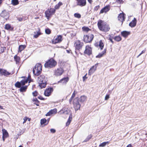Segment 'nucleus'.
<instances>
[{"mask_svg": "<svg viewBox=\"0 0 147 147\" xmlns=\"http://www.w3.org/2000/svg\"><path fill=\"white\" fill-rule=\"evenodd\" d=\"M97 25L100 30L102 32H106L110 29V27L107 23L102 20H100L98 21Z\"/></svg>", "mask_w": 147, "mask_h": 147, "instance_id": "nucleus-1", "label": "nucleus"}, {"mask_svg": "<svg viewBox=\"0 0 147 147\" xmlns=\"http://www.w3.org/2000/svg\"><path fill=\"white\" fill-rule=\"evenodd\" d=\"M37 82L39 84V86L41 88H44L47 84L46 79L44 76L41 75L38 77Z\"/></svg>", "mask_w": 147, "mask_h": 147, "instance_id": "nucleus-2", "label": "nucleus"}, {"mask_svg": "<svg viewBox=\"0 0 147 147\" xmlns=\"http://www.w3.org/2000/svg\"><path fill=\"white\" fill-rule=\"evenodd\" d=\"M84 46V43L80 40L76 41L74 44V47H75V52L77 53L78 51L80 52Z\"/></svg>", "mask_w": 147, "mask_h": 147, "instance_id": "nucleus-3", "label": "nucleus"}, {"mask_svg": "<svg viewBox=\"0 0 147 147\" xmlns=\"http://www.w3.org/2000/svg\"><path fill=\"white\" fill-rule=\"evenodd\" d=\"M42 69V66L40 63L37 64L33 68V72L35 75L38 76L41 72Z\"/></svg>", "mask_w": 147, "mask_h": 147, "instance_id": "nucleus-4", "label": "nucleus"}, {"mask_svg": "<svg viewBox=\"0 0 147 147\" xmlns=\"http://www.w3.org/2000/svg\"><path fill=\"white\" fill-rule=\"evenodd\" d=\"M57 64V62L53 59H50L45 64L46 68H51L54 67Z\"/></svg>", "mask_w": 147, "mask_h": 147, "instance_id": "nucleus-5", "label": "nucleus"}, {"mask_svg": "<svg viewBox=\"0 0 147 147\" xmlns=\"http://www.w3.org/2000/svg\"><path fill=\"white\" fill-rule=\"evenodd\" d=\"M73 104L74 107L76 111L80 109V105L78 101V98H76L74 99L73 101Z\"/></svg>", "mask_w": 147, "mask_h": 147, "instance_id": "nucleus-6", "label": "nucleus"}, {"mask_svg": "<svg viewBox=\"0 0 147 147\" xmlns=\"http://www.w3.org/2000/svg\"><path fill=\"white\" fill-rule=\"evenodd\" d=\"M28 82V79L25 80H22L20 82H17L15 84V86L16 87L18 88H20L22 86H24Z\"/></svg>", "mask_w": 147, "mask_h": 147, "instance_id": "nucleus-7", "label": "nucleus"}, {"mask_svg": "<svg viewBox=\"0 0 147 147\" xmlns=\"http://www.w3.org/2000/svg\"><path fill=\"white\" fill-rule=\"evenodd\" d=\"M94 36L92 34L84 36V41L86 43L89 42L92 40Z\"/></svg>", "mask_w": 147, "mask_h": 147, "instance_id": "nucleus-8", "label": "nucleus"}, {"mask_svg": "<svg viewBox=\"0 0 147 147\" xmlns=\"http://www.w3.org/2000/svg\"><path fill=\"white\" fill-rule=\"evenodd\" d=\"M55 9L54 8H51L49 9H48L45 12L46 17L47 18H48L50 17V16L55 13Z\"/></svg>", "mask_w": 147, "mask_h": 147, "instance_id": "nucleus-9", "label": "nucleus"}, {"mask_svg": "<svg viewBox=\"0 0 147 147\" xmlns=\"http://www.w3.org/2000/svg\"><path fill=\"white\" fill-rule=\"evenodd\" d=\"M14 73L13 71H12L11 73H9L5 70L0 68V75L1 76H7L10 75H11Z\"/></svg>", "mask_w": 147, "mask_h": 147, "instance_id": "nucleus-10", "label": "nucleus"}, {"mask_svg": "<svg viewBox=\"0 0 147 147\" xmlns=\"http://www.w3.org/2000/svg\"><path fill=\"white\" fill-rule=\"evenodd\" d=\"M62 40V36L59 35L55 39L52 40V43L54 44L60 42Z\"/></svg>", "mask_w": 147, "mask_h": 147, "instance_id": "nucleus-11", "label": "nucleus"}, {"mask_svg": "<svg viewBox=\"0 0 147 147\" xmlns=\"http://www.w3.org/2000/svg\"><path fill=\"white\" fill-rule=\"evenodd\" d=\"M98 63H97L95 65H94L93 66L91 67L90 68V69L89 71L88 75H91L92 73H93L96 69V68L98 66Z\"/></svg>", "mask_w": 147, "mask_h": 147, "instance_id": "nucleus-12", "label": "nucleus"}, {"mask_svg": "<svg viewBox=\"0 0 147 147\" xmlns=\"http://www.w3.org/2000/svg\"><path fill=\"white\" fill-rule=\"evenodd\" d=\"M53 91L52 88H49L46 89L44 92V94L46 96H49Z\"/></svg>", "mask_w": 147, "mask_h": 147, "instance_id": "nucleus-13", "label": "nucleus"}, {"mask_svg": "<svg viewBox=\"0 0 147 147\" xmlns=\"http://www.w3.org/2000/svg\"><path fill=\"white\" fill-rule=\"evenodd\" d=\"M110 9V6L108 5L103 8L100 11V13H106L108 12Z\"/></svg>", "mask_w": 147, "mask_h": 147, "instance_id": "nucleus-14", "label": "nucleus"}, {"mask_svg": "<svg viewBox=\"0 0 147 147\" xmlns=\"http://www.w3.org/2000/svg\"><path fill=\"white\" fill-rule=\"evenodd\" d=\"M85 50L84 52V54L88 55H90L92 54V49L89 46H86V47Z\"/></svg>", "mask_w": 147, "mask_h": 147, "instance_id": "nucleus-15", "label": "nucleus"}, {"mask_svg": "<svg viewBox=\"0 0 147 147\" xmlns=\"http://www.w3.org/2000/svg\"><path fill=\"white\" fill-rule=\"evenodd\" d=\"M63 72V69L61 68H59L55 70V74L57 76H61Z\"/></svg>", "mask_w": 147, "mask_h": 147, "instance_id": "nucleus-16", "label": "nucleus"}, {"mask_svg": "<svg viewBox=\"0 0 147 147\" xmlns=\"http://www.w3.org/2000/svg\"><path fill=\"white\" fill-rule=\"evenodd\" d=\"M69 80L68 77L64 78L58 82L59 83H61L63 85H65Z\"/></svg>", "mask_w": 147, "mask_h": 147, "instance_id": "nucleus-17", "label": "nucleus"}, {"mask_svg": "<svg viewBox=\"0 0 147 147\" xmlns=\"http://www.w3.org/2000/svg\"><path fill=\"white\" fill-rule=\"evenodd\" d=\"M77 5L81 6H83L86 5V0H77Z\"/></svg>", "mask_w": 147, "mask_h": 147, "instance_id": "nucleus-18", "label": "nucleus"}, {"mask_svg": "<svg viewBox=\"0 0 147 147\" xmlns=\"http://www.w3.org/2000/svg\"><path fill=\"white\" fill-rule=\"evenodd\" d=\"M57 112V110L56 109H53L51 110L48 112L46 114V116H49L53 114L56 113Z\"/></svg>", "mask_w": 147, "mask_h": 147, "instance_id": "nucleus-19", "label": "nucleus"}, {"mask_svg": "<svg viewBox=\"0 0 147 147\" xmlns=\"http://www.w3.org/2000/svg\"><path fill=\"white\" fill-rule=\"evenodd\" d=\"M121 34L124 37H127L130 34V32L124 31L122 32L121 33Z\"/></svg>", "mask_w": 147, "mask_h": 147, "instance_id": "nucleus-20", "label": "nucleus"}, {"mask_svg": "<svg viewBox=\"0 0 147 147\" xmlns=\"http://www.w3.org/2000/svg\"><path fill=\"white\" fill-rule=\"evenodd\" d=\"M136 19H134V20H133L132 21L129 23V25L131 27H133L136 26Z\"/></svg>", "mask_w": 147, "mask_h": 147, "instance_id": "nucleus-21", "label": "nucleus"}, {"mask_svg": "<svg viewBox=\"0 0 147 147\" xmlns=\"http://www.w3.org/2000/svg\"><path fill=\"white\" fill-rule=\"evenodd\" d=\"M106 49H104V51L101 53H100L98 55L96 56V58H100L102 57L103 55L106 53Z\"/></svg>", "mask_w": 147, "mask_h": 147, "instance_id": "nucleus-22", "label": "nucleus"}, {"mask_svg": "<svg viewBox=\"0 0 147 147\" xmlns=\"http://www.w3.org/2000/svg\"><path fill=\"white\" fill-rule=\"evenodd\" d=\"M20 88V91L21 92H24L26 91L27 88V86H22Z\"/></svg>", "mask_w": 147, "mask_h": 147, "instance_id": "nucleus-23", "label": "nucleus"}, {"mask_svg": "<svg viewBox=\"0 0 147 147\" xmlns=\"http://www.w3.org/2000/svg\"><path fill=\"white\" fill-rule=\"evenodd\" d=\"M26 47V46L24 45H21L19 46L18 52H21Z\"/></svg>", "mask_w": 147, "mask_h": 147, "instance_id": "nucleus-24", "label": "nucleus"}, {"mask_svg": "<svg viewBox=\"0 0 147 147\" xmlns=\"http://www.w3.org/2000/svg\"><path fill=\"white\" fill-rule=\"evenodd\" d=\"M3 132V137L7 138L8 135V134L7 130L5 129H3L2 130Z\"/></svg>", "mask_w": 147, "mask_h": 147, "instance_id": "nucleus-25", "label": "nucleus"}, {"mask_svg": "<svg viewBox=\"0 0 147 147\" xmlns=\"http://www.w3.org/2000/svg\"><path fill=\"white\" fill-rule=\"evenodd\" d=\"M5 29L7 30H13V28L11 27L10 24H6L5 26Z\"/></svg>", "mask_w": 147, "mask_h": 147, "instance_id": "nucleus-26", "label": "nucleus"}, {"mask_svg": "<svg viewBox=\"0 0 147 147\" xmlns=\"http://www.w3.org/2000/svg\"><path fill=\"white\" fill-rule=\"evenodd\" d=\"M11 3L13 5H16L19 4L18 0H12Z\"/></svg>", "mask_w": 147, "mask_h": 147, "instance_id": "nucleus-27", "label": "nucleus"}, {"mask_svg": "<svg viewBox=\"0 0 147 147\" xmlns=\"http://www.w3.org/2000/svg\"><path fill=\"white\" fill-rule=\"evenodd\" d=\"M33 101L34 102V104L36 105V106H38L39 105V101L36 98H34Z\"/></svg>", "mask_w": 147, "mask_h": 147, "instance_id": "nucleus-28", "label": "nucleus"}, {"mask_svg": "<svg viewBox=\"0 0 147 147\" xmlns=\"http://www.w3.org/2000/svg\"><path fill=\"white\" fill-rule=\"evenodd\" d=\"M72 115H70L69 116V118H68V119L66 123V125H68L69 124L71 121L72 120Z\"/></svg>", "mask_w": 147, "mask_h": 147, "instance_id": "nucleus-29", "label": "nucleus"}, {"mask_svg": "<svg viewBox=\"0 0 147 147\" xmlns=\"http://www.w3.org/2000/svg\"><path fill=\"white\" fill-rule=\"evenodd\" d=\"M62 5L61 2H60L58 4H57L55 7V9H58Z\"/></svg>", "mask_w": 147, "mask_h": 147, "instance_id": "nucleus-30", "label": "nucleus"}, {"mask_svg": "<svg viewBox=\"0 0 147 147\" xmlns=\"http://www.w3.org/2000/svg\"><path fill=\"white\" fill-rule=\"evenodd\" d=\"M99 45L100 48V49L102 50L103 48L104 45L103 43L101 40L99 41Z\"/></svg>", "mask_w": 147, "mask_h": 147, "instance_id": "nucleus-31", "label": "nucleus"}, {"mask_svg": "<svg viewBox=\"0 0 147 147\" xmlns=\"http://www.w3.org/2000/svg\"><path fill=\"white\" fill-rule=\"evenodd\" d=\"M63 113L65 114H70V115H71V111L69 109H67L66 110H65L63 112Z\"/></svg>", "mask_w": 147, "mask_h": 147, "instance_id": "nucleus-32", "label": "nucleus"}, {"mask_svg": "<svg viewBox=\"0 0 147 147\" xmlns=\"http://www.w3.org/2000/svg\"><path fill=\"white\" fill-rule=\"evenodd\" d=\"M114 39L117 42H119L121 40V38L120 36H118L115 37L114 38Z\"/></svg>", "mask_w": 147, "mask_h": 147, "instance_id": "nucleus-33", "label": "nucleus"}, {"mask_svg": "<svg viewBox=\"0 0 147 147\" xmlns=\"http://www.w3.org/2000/svg\"><path fill=\"white\" fill-rule=\"evenodd\" d=\"M109 144V142H104L101 144H100L99 145V146L102 147H105V146L107 144Z\"/></svg>", "mask_w": 147, "mask_h": 147, "instance_id": "nucleus-34", "label": "nucleus"}, {"mask_svg": "<svg viewBox=\"0 0 147 147\" xmlns=\"http://www.w3.org/2000/svg\"><path fill=\"white\" fill-rule=\"evenodd\" d=\"M125 14L123 13H120L118 17V18H125Z\"/></svg>", "mask_w": 147, "mask_h": 147, "instance_id": "nucleus-35", "label": "nucleus"}, {"mask_svg": "<svg viewBox=\"0 0 147 147\" xmlns=\"http://www.w3.org/2000/svg\"><path fill=\"white\" fill-rule=\"evenodd\" d=\"M86 97L84 96H81L80 98V101L81 102H83L85 100Z\"/></svg>", "mask_w": 147, "mask_h": 147, "instance_id": "nucleus-36", "label": "nucleus"}, {"mask_svg": "<svg viewBox=\"0 0 147 147\" xmlns=\"http://www.w3.org/2000/svg\"><path fill=\"white\" fill-rule=\"evenodd\" d=\"M40 34V32H38L37 33L34 32V37L35 38H37L39 35Z\"/></svg>", "mask_w": 147, "mask_h": 147, "instance_id": "nucleus-37", "label": "nucleus"}, {"mask_svg": "<svg viewBox=\"0 0 147 147\" xmlns=\"http://www.w3.org/2000/svg\"><path fill=\"white\" fill-rule=\"evenodd\" d=\"M82 30L84 31L88 32L90 30L88 27H83L82 28Z\"/></svg>", "mask_w": 147, "mask_h": 147, "instance_id": "nucleus-38", "label": "nucleus"}, {"mask_svg": "<svg viewBox=\"0 0 147 147\" xmlns=\"http://www.w3.org/2000/svg\"><path fill=\"white\" fill-rule=\"evenodd\" d=\"M46 121L47 120L45 118L41 119L40 121V123L41 125L43 124L46 123Z\"/></svg>", "mask_w": 147, "mask_h": 147, "instance_id": "nucleus-39", "label": "nucleus"}, {"mask_svg": "<svg viewBox=\"0 0 147 147\" xmlns=\"http://www.w3.org/2000/svg\"><path fill=\"white\" fill-rule=\"evenodd\" d=\"M74 16L75 18H80L81 17V15L79 13H75L74 14Z\"/></svg>", "mask_w": 147, "mask_h": 147, "instance_id": "nucleus-40", "label": "nucleus"}, {"mask_svg": "<svg viewBox=\"0 0 147 147\" xmlns=\"http://www.w3.org/2000/svg\"><path fill=\"white\" fill-rule=\"evenodd\" d=\"M14 58L16 61V63L19 62L20 61V57H19L16 56L14 57Z\"/></svg>", "mask_w": 147, "mask_h": 147, "instance_id": "nucleus-41", "label": "nucleus"}, {"mask_svg": "<svg viewBox=\"0 0 147 147\" xmlns=\"http://www.w3.org/2000/svg\"><path fill=\"white\" fill-rule=\"evenodd\" d=\"M45 32L46 34H49L51 33V31L49 28H47L45 29Z\"/></svg>", "mask_w": 147, "mask_h": 147, "instance_id": "nucleus-42", "label": "nucleus"}, {"mask_svg": "<svg viewBox=\"0 0 147 147\" xmlns=\"http://www.w3.org/2000/svg\"><path fill=\"white\" fill-rule=\"evenodd\" d=\"M38 92L36 91H34L32 92V94L34 96H37Z\"/></svg>", "mask_w": 147, "mask_h": 147, "instance_id": "nucleus-43", "label": "nucleus"}, {"mask_svg": "<svg viewBox=\"0 0 147 147\" xmlns=\"http://www.w3.org/2000/svg\"><path fill=\"white\" fill-rule=\"evenodd\" d=\"M100 8L99 5H98L96 6L94 8V9L95 11H97L98 9Z\"/></svg>", "mask_w": 147, "mask_h": 147, "instance_id": "nucleus-44", "label": "nucleus"}, {"mask_svg": "<svg viewBox=\"0 0 147 147\" xmlns=\"http://www.w3.org/2000/svg\"><path fill=\"white\" fill-rule=\"evenodd\" d=\"M50 130L51 132L53 133H55L56 131L55 129H51Z\"/></svg>", "mask_w": 147, "mask_h": 147, "instance_id": "nucleus-45", "label": "nucleus"}, {"mask_svg": "<svg viewBox=\"0 0 147 147\" xmlns=\"http://www.w3.org/2000/svg\"><path fill=\"white\" fill-rule=\"evenodd\" d=\"M87 74H86L83 77V81H84L86 79H87L88 78L86 77V76Z\"/></svg>", "mask_w": 147, "mask_h": 147, "instance_id": "nucleus-46", "label": "nucleus"}, {"mask_svg": "<svg viewBox=\"0 0 147 147\" xmlns=\"http://www.w3.org/2000/svg\"><path fill=\"white\" fill-rule=\"evenodd\" d=\"M23 119L24 120V121L23 122V123L24 124L26 122V121L27 120V118L26 117H24V118Z\"/></svg>", "mask_w": 147, "mask_h": 147, "instance_id": "nucleus-47", "label": "nucleus"}, {"mask_svg": "<svg viewBox=\"0 0 147 147\" xmlns=\"http://www.w3.org/2000/svg\"><path fill=\"white\" fill-rule=\"evenodd\" d=\"M117 3L120 4H122L123 3V1L122 0H118Z\"/></svg>", "mask_w": 147, "mask_h": 147, "instance_id": "nucleus-48", "label": "nucleus"}, {"mask_svg": "<svg viewBox=\"0 0 147 147\" xmlns=\"http://www.w3.org/2000/svg\"><path fill=\"white\" fill-rule=\"evenodd\" d=\"M75 91L74 92V93H73L71 97V99H72L73 98L75 97Z\"/></svg>", "mask_w": 147, "mask_h": 147, "instance_id": "nucleus-49", "label": "nucleus"}, {"mask_svg": "<svg viewBox=\"0 0 147 147\" xmlns=\"http://www.w3.org/2000/svg\"><path fill=\"white\" fill-rule=\"evenodd\" d=\"M92 137V136L91 135H89L87 137V138L88 140H90L91 138Z\"/></svg>", "mask_w": 147, "mask_h": 147, "instance_id": "nucleus-50", "label": "nucleus"}, {"mask_svg": "<svg viewBox=\"0 0 147 147\" xmlns=\"http://www.w3.org/2000/svg\"><path fill=\"white\" fill-rule=\"evenodd\" d=\"M109 98V96L108 95H107L106 96L105 98V100H108Z\"/></svg>", "mask_w": 147, "mask_h": 147, "instance_id": "nucleus-51", "label": "nucleus"}, {"mask_svg": "<svg viewBox=\"0 0 147 147\" xmlns=\"http://www.w3.org/2000/svg\"><path fill=\"white\" fill-rule=\"evenodd\" d=\"M109 36H110V37L109 38V40L111 41V42L113 43V41L112 40V39L111 38V36L110 35H109Z\"/></svg>", "mask_w": 147, "mask_h": 147, "instance_id": "nucleus-52", "label": "nucleus"}, {"mask_svg": "<svg viewBox=\"0 0 147 147\" xmlns=\"http://www.w3.org/2000/svg\"><path fill=\"white\" fill-rule=\"evenodd\" d=\"M38 99L41 100H44V98L42 96H39L38 97Z\"/></svg>", "mask_w": 147, "mask_h": 147, "instance_id": "nucleus-53", "label": "nucleus"}, {"mask_svg": "<svg viewBox=\"0 0 147 147\" xmlns=\"http://www.w3.org/2000/svg\"><path fill=\"white\" fill-rule=\"evenodd\" d=\"M146 51V50L145 49L144 50H143L142 51L141 53L140 54V55H141L142 54L144 53Z\"/></svg>", "mask_w": 147, "mask_h": 147, "instance_id": "nucleus-54", "label": "nucleus"}, {"mask_svg": "<svg viewBox=\"0 0 147 147\" xmlns=\"http://www.w3.org/2000/svg\"><path fill=\"white\" fill-rule=\"evenodd\" d=\"M88 1L90 3H91L92 2V0H88Z\"/></svg>", "mask_w": 147, "mask_h": 147, "instance_id": "nucleus-55", "label": "nucleus"}, {"mask_svg": "<svg viewBox=\"0 0 147 147\" xmlns=\"http://www.w3.org/2000/svg\"><path fill=\"white\" fill-rule=\"evenodd\" d=\"M88 141V140L87 138H86L85 140L84 141V142H87Z\"/></svg>", "mask_w": 147, "mask_h": 147, "instance_id": "nucleus-56", "label": "nucleus"}, {"mask_svg": "<svg viewBox=\"0 0 147 147\" xmlns=\"http://www.w3.org/2000/svg\"><path fill=\"white\" fill-rule=\"evenodd\" d=\"M5 138V137H3V141H4L5 138Z\"/></svg>", "mask_w": 147, "mask_h": 147, "instance_id": "nucleus-57", "label": "nucleus"}, {"mask_svg": "<svg viewBox=\"0 0 147 147\" xmlns=\"http://www.w3.org/2000/svg\"><path fill=\"white\" fill-rule=\"evenodd\" d=\"M18 21H19V22H21L22 21V19H18Z\"/></svg>", "mask_w": 147, "mask_h": 147, "instance_id": "nucleus-58", "label": "nucleus"}, {"mask_svg": "<svg viewBox=\"0 0 147 147\" xmlns=\"http://www.w3.org/2000/svg\"><path fill=\"white\" fill-rule=\"evenodd\" d=\"M49 120H50V118H49V119H47V124H48V123H49Z\"/></svg>", "mask_w": 147, "mask_h": 147, "instance_id": "nucleus-59", "label": "nucleus"}, {"mask_svg": "<svg viewBox=\"0 0 147 147\" xmlns=\"http://www.w3.org/2000/svg\"><path fill=\"white\" fill-rule=\"evenodd\" d=\"M3 109V107L2 106H0V109Z\"/></svg>", "mask_w": 147, "mask_h": 147, "instance_id": "nucleus-60", "label": "nucleus"}, {"mask_svg": "<svg viewBox=\"0 0 147 147\" xmlns=\"http://www.w3.org/2000/svg\"><path fill=\"white\" fill-rule=\"evenodd\" d=\"M30 76H28V78L27 79H28V81L29 79H30Z\"/></svg>", "mask_w": 147, "mask_h": 147, "instance_id": "nucleus-61", "label": "nucleus"}, {"mask_svg": "<svg viewBox=\"0 0 147 147\" xmlns=\"http://www.w3.org/2000/svg\"><path fill=\"white\" fill-rule=\"evenodd\" d=\"M27 119H28V121H30V118H27Z\"/></svg>", "mask_w": 147, "mask_h": 147, "instance_id": "nucleus-62", "label": "nucleus"}, {"mask_svg": "<svg viewBox=\"0 0 147 147\" xmlns=\"http://www.w3.org/2000/svg\"><path fill=\"white\" fill-rule=\"evenodd\" d=\"M141 55H140V54L139 55H138L137 57V58H138Z\"/></svg>", "mask_w": 147, "mask_h": 147, "instance_id": "nucleus-63", "label": "nucleus"}, {"mask_svg": "<svg viewBox=\"0 0 147 147\" xmlns=\"http://www.w3.org/2000/svg\"><path fill=\"white\" fill-rule=\"evenodd\" d=\"M18 147H23V146L21 145H20Z\"/></svg>", "mask_w": 147, "mask_h": 147, "instance_id": "nucleus-64", "label": "nucleus"}]
</instances>
